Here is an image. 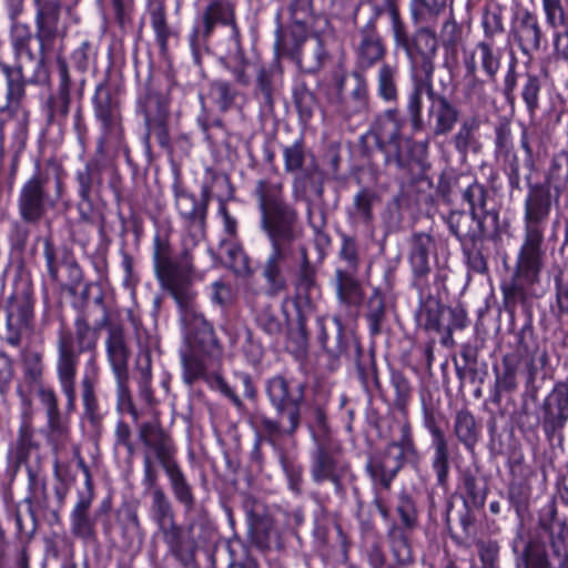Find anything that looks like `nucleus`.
Instances as JSON below:
<instances>
[{"mask_svg":"<svg viewBox=\"0 0 568 568\" xmlns=\"http://www.w3.org/2000/svg\"><path fill=\"white\" fill-rule=\"evenodd\" d=\"M94 303L102 308V317L91 326L85 315H79L74 320V334L68 329H60L57 337V377L63 395L65 396V413L75 410V378L80 355L91 353L87 362L85 372L80 382L83 415L94 428L102 422L95 388L99 383V367L95 352L99 342V332L106 328L110 322L108 308L103 304L102 296L94 298Z\"/></svg>","mask_w":568,"mask_h":568,"instance_id":"1","label":"nucleus"},{"mask_svg":"<svg viewBox=\"0 0 568 568\" xmlns=\"http://www.w3.org/2000/svg\"><path fill=\"white\" fill-rule=\"evenodd\" d=\"M254 195L261 213V229L271 245V252L261 266V275L266 283V293L276 296L287 286L285 268L294 255V243L302 235L300 215L285 201L282 182L258 180Z\"/></svg>","mask_w":568,"mask_h":568,"instance_id":"2","label":"nucleus"},{"mask_svg":"<svg viewBox=\"0 0 568 568\" xmlns=\"http://www.w3.org/2000/svg\"><path fill=\"white\" fill-rule=\"evenodd\" d=\"M551 212V191L545 183L528 184L524 200V236L518 250L511 280L501 286L508 308L537 296L545 267V232Z\"/></svg>","mask_w":568,"mask_h":568,"instance_id":"3","label":"nucleus"},{"mask_svg":"<svg viewBox=\"0 0 568 568\" xmlns=\"http://www.w3.org/2000/svg\"><path fill=\"white\" fill-rule=\"evenodd\" d=\"M58 29L60 27L58 26ZM50 44L43 45L39 38V53L33 52L31 44L33 36L24 23L14 22L11 28L10 42L16 57V64L8 65L0 62V112L13 111L18 108L24 95L27 81H42L47 74L44 71V53L49 51L55 39ZM38 37V32L36 33Z\"/></svg>","mask_w":568,"mask_h":568,"instance_id":"4","label":"nucleus"},{"mask_svg":"<svg viewBox=\"0 0 568 568\" xmlns=\"http://www.w3.org/2000/svg\"><path fill=\"white\" fill-rule=\"evenodd\" d=\"M265 392L280 419L263 416L260 428L267 440L275 445L285 435H293L301 423V407L304 400V385H293L281 375L266 382Z\"/></svg>","mask_w":568,"mask_h":568,"instance_id":"5","label":"nucleus"},{"mask_svg":"<svg viewBox=\"0 0 568 568\" xmlns=\"http://www.w3.org/2000/svg\"><path fill=\"white\" fill-rule=\"evenodd\" d=\"M153 262L162 287L170 293L179 306L190 305L195 297V292L192 290L194 264L191 251L184 250L173 258L169 240L155 236Z\"/></svg>","mask_w":568,"mask_h":568,"instance_id":"6","label":"nucleus"},{"mask_svg":"<svg viewBox=\"0 0 568 568\" xmlns=\"http://www.w3.org/2000/svg\"><path fill=\"white\" fill-rule=\"evenodd\" d=\"M428 99L427 118L434 136H446L453 132L460 118V110L453 101L435 90L433 80L412 84L407 98V112L413 130L424 128L422 97Z\"/></svg>","mask_w":568,"mask_h":568,"instance_id":"7","label":"nucleus"},{"mask_svg":"<svg viewBox=\"0 0 568 568\" xmlns=\"http://www.w3.org/2000/svg\"><path fill=\"white\" fill-rule=\"evenodd\" d=\"M63 176L59 169L48 164L39 169L21 187L18 210L23 222L38 224L55 207L63 194Z\"/></svg>","mask_w":568,"mask_h":568,"instance_id":"8","label":"nucleus"},{"mask_svg":"<svg viewBox=\"0 0 568 568\" xmlns=\"http://www.w3.org/2000/svg\"><path fill=\"white\" fill-rule=\"evenodd\" d=\"M405 462L412 464L419 462V453L407 420L399 426V437L387 444L383 452L372 456L366 464V470L375 489L388 490Z\"/></svg>","mask_w":568,"mask_h":568,"instance_id":"9","label":"nucleus"},{"mask_svg":"<svg viewBox=\"0 0 568 568\" xmlns=\"http://www.w3.org/2000/svg\"><path fill=\"white\" fill-rule=\"evenodd\" d=\"M144 487L149 489L151 497L150 518L162 534L170 552L184 566L189 565L192 561L193 551L183 538L182 527L176 524L172 501L158 481Z\"/></svg>","mask_w":568,"mask_h":568,"instance_id":"10","label":"nucleus"},{"mask_svg":"<svg viewBox=\"0 0 568 568\" xmlns=\"http://www.w3.org/2000/svg\"><path fill=\"white\" fill-rule=\"evenodd\" d=\"M139 438L143 444V485L159 481L158 463L164 471L179 465L176 447L172 437L156 422L143 423L139 427Z\"/></svg>","mask_w":568,"mask_h":568,"instance_id":"11","label":"nucleus"},{"mask_svg":"<svg viewBox=\"0 0 568 568\" xmlns=\"http://www.w3.org/2000/svg\"><path fill=\"white\" fill-rule=\"evenodd\" d=\"M310 475L317 485L329 481L337 495H344L346 485L355 478L341 450L324 443L317 444L311 453Z\"/></svg>","mask_w":568,"mask_h":568,"instance_id":"12","label":"nucleus"},{"mask_svg":"<svg viewBox=\"0 0 568 568\" xmlns=\"http://www.w3.org/2000/svg\"><path fill=\"white\" fill-rule=\"evenodd\" d=\"M436 22L417 23L419 27L410 37L404 51L410 62L412 84L433 80L438 37L434 30Z\"/></svg>","mask_w":568,"mask_h":568,"instance_id":"13","label":"nucleus"},{"mask_svg":"<svg viewBox=\"0 0 568 568\" xmlns=\"http://www.w3.org/2000/svg\"><path fill=\"white\" fill-rule=\"evenodd\" d=\"M355 85L347 97L343 95L345 78L337 80L326 92L331 111L344 120L364 116L369 110L368 84L363 75L354 73Z\"/></svg>","mask_w":568,"mask_h":568,"instance_id":"14","label":"nucleus"},{"mask_svg":"<svg viewBox=\"0 0 568 568\" xmlns=\"http://www.w3.org/2000/svg\"><path fill=\"white\" fill-rule=\"evenodd\" d=\"M183 311L185 338L183 348L199 352L210 358H217L222 347L215 336L213 326L202 314L196 313L193 301L187 306H179Z\"/></svg>","mask_w":568,"mask_h":568,"instance_id":"15","label":"nucleus"},{"mask_svg":"<svg viewBox=\"0 0 568 568\" xmlns=\"http://www.w3.org/2000/svg\"><path fill=\"white\" fill-rule=\"evenodd\" d=\"M295 48H288L282 30H276L274 49L277 55H292L307 72L317 71L327 57L322 40L317 37L306 39L304 33H295Z\"/></svg>","mask_w":568,"mask_h":568,"instance_id":"16","label":"nucleus"},{"mask_svg":"<svg viewBox=\"0 0 568 568\" xmlns=\"http://www.w3.org/2000/svg\"><path fill=\"white\" fill-rule=\"evenodd\" d=\"M95 118L101 122L104 139L121 142L123 139L122 115L120 101L114 92L105 84L97 85L93 97Z\"/></svg>","mask_w":568,"mask_h":568,"instance_id":"17","label":"nucleus"},{"mask_svg":"<svg viewBox=\"0 0 568 568\" xmlns=\"http://www.w3.org/2000/svg\"><path fill=\"white\" fill-rule=\"evenodd\" d=\"M402 128L403 120L397 109L386 110L377 116L373 125L377 146L385 153L386 161L394 162L398 168L404 166L399 150Z\"/></svg>","mask_w":568,"mask_h":568,"instance_id":"18","label":"nucleus"},{"mask_svg":"<svg viewBox=\"0 0 568 568\" xmlns=\"http://www.w3.org/2000/svg\"><path fill=\"white\" fill-rule=\"evenodd\" d=\"M243 507L248 520L252 542L260 549L282 548L283 541L264 506L254 498H245Z\"/></svg>","mask_w":568,"mask_h":568,"instance_id":"19","label":"nucleus"},{"mask_svg":"<svg viewBox=\"0 0 568 568\" xmlns=\"http://www.w3.org/2000/svg\"><path fill=\"white\" fill-rule=\"evenodd\" d=\"M352 47L356 63L363 70L375 65L384 59L386 47L377 32L374 19H371L365 26L357 30L352 38Z\"/></svg>","mask_w":568,"mask_h":568,"instance_id":"20","label":"nucleus"},{"mask_svg":"<svg viewBox=\"0 0 568 568\" xmlns=\"http://www.w3.org/2000/svg\"><path fill=\"white\" fill-rule=\"evenodd\" d=\"M544 33L538 17L529 10H523L516 14L508 33L509 41H513L521 53L531 58L540 50Z\"/></svg>","mask_w":568,"mask_h":568,"instance_id":"21","label":"nucleus"},{"mask_svg":"<svg viewBox=\"0 0 568 568\" xmlns=\"http://www.w3.org/2000/svg\"><path fill=\"white\" fill-rule=\"evenodd\" d=\"M33 301L27 295L10 298L7 306L6 341L11 346H19L22 336L32 329Z\"/></svg>","mask_w":568,"mask_h":568,"instance_id":"22","label":"nucleus"},{"mask_svg":"<svg viewBox=\"0 0 568 568\" xmlns=\"http://www.w3.org/2000/svg\"><path fill=\"white\" fill-rule=\"evenodd\" d=\"M539 527L547 534L552 557L558 568H568V525L557 518V508L549 505L546 514L539 518Z\"/></svg>","mask_w":568,"mask_h":568,"instance_id":"23","label":"nucleus"},{"mask_svg":"<svg viewBox=\"0 0 568 568\" xmlns=\"http://www.w3.org/2000/svg\"><path fill=\"white\" fill-rule=\"evenodd\" d=\"M517 355L519 361L523 358L525 362L527 387L534 386L538 373L549 365V354L546 346H541L535 341L531 329L524 328L519 334Z\"/></svg>","mask_w":568,"mask_h":568,"instance_id":"24","label":"nucleus"},{"mask_svg":"<svg viewBox=\"0 0 568 568\" xmlns=\"http://www.w3.org/2000/svg\"><path fill=\"white\" fill-rule=\"evenodd\" d=\"M436 253L435 240L427 233H414L409 239L408 261L412 267L414 284L423 286L430 273V255Z\"/></svg>","mask_w":568,"mask_h":568,"instance_id":"25","label":"nucleus"},{"mask_svg":"<svg viewBox=\"0 0 568 568\" xmlns=\"http://www.w3.org/2000/svg\"><path fill=\"white\" fill-rule=\"evenodd\" d=\"M568 420V384L557 383L544 403L542 427L546 434L561 429Z\"/></svg>","mask_w":568,"mask_h":568,"instance_id":"26","label":"nucleus"},{"mask_svg":"<svg viewBox=\"0 0 568 568\" xmlns=\"http://www.w3.org/2000/svg\"><path fill=\"white\" fill-rule=\"evenodd\" d=\"M486 217L479 213L467 214L463 211H453L447 223L450 232L460 241L476 243L486 234Z\"/></svg>","mask_w":568,"mask_h":568,"instance_id":"27","label":"nucleus"},{"mask_svg":"<svg viewBox=\"0 0 568 568\" xmlns=\"http://www.w3.org/2000/svg\"><path fill=\"white\" fill-rule=\"evenodd\" d=\"M36 6V27L42 47L48 45L59 36L61 0H33Z\"/></svg>","mask_w":568,"mask_h":568,"instance_id":"28","label":"nucleus"},{"mask_svg":"<svg viewBox=\"0 0 568 568\" xmlns=\"http://www.w3.org/2000/svg\"><path fill=\"white\" fill-rule=\"evenodd\" d=\"M106 328L105 351L112 372L113 374L129 373L131 352L126 343L124 329L121 325L110 323Z\"/></svg>","mask_w":568,"mask_h":568,"instance_id":"29","label":"nucleus"},{"mask_svg":"<svg viewBox=\"0 0 568 568\" xmlns=\"http://www.w3.org/2000/svg\"><path fill=\"white\" fill-rule=\"evenodd\" d=\"M426 426L433 438L434 455L432 467L436 474L437 484L446 487L449 475V449L444 432L430 418Z\"/></svg>","mask_w":568,"mask_h":568,"instance_id":"30","label":"nucleus"},{"mask_svg":"<svg viewBox=\"0 0 568 568\" xmlns=\"http://www.w3.org/2000/svg\"><path fill=\"white\" fill-rule=\"evenodd\" d=\"M93 493L80 494L71 515V531L75 537L91 540L95 537V519L90 515Z\"/></svg>","mask_w":568,"mask_h":568,"instance_id":"31","label":"nucleus"},{"mask_svg":"<svg viewBox=\"0 0 568 568\" xmlns=\"http://www.w3.org/2000/svg\"><path fill=\"white\" fill-rule=\"evenodd\" d=\"M175 205L180 215L190 224L202 225L206 216L209 191L203 189L202 199L197 201L179 184L174 185Z\"/></svg>","mask_w":568,"mask_h":568,"instance_id":"32","label":"nucleus"},{"mask_svg":"<svg viewBox=\"0 0 568 568\" xmlns=\"http://www.w3.org/2000/svg\"><path fill=\"white\" fill-rule=\"evenodd\" d=\"M202 22L203 29H195L194 38L199 34H202L204 38L210 37L216 23L231 26V33H233V27L236 26L233 4L229 1H213L206 7Z\"/></svg>","mask_w":568,"mask_h":568,"instance_id":"33","label":"nucleus"},{"mask_svg":"<svg viewBox=\"0 0 568 568\" xmlns=\"http://www.w3.org/2000/svg\"><path fill=\"white\" fill-rule=\"evenodd\" d=\"M459 489L467 508H480L486 499V485L481 481L477 471L466 468L459 475Z\"/></svg>","mask_w":568,"mask_h":568,"instance_id":"34","label":"nucleus"},{"mask_svg":"<svg viewBox=\"0 0 568 568\" xmlns=\"http://www.w3.org/2000/svg\"><path fill=\"white\" fill-rule=\"evenodd\" d=\"M495 372V397L499 400L501 394H511L517 389L519 356L517 354H506L501 361V369Z\"/></svg>","mask_w":568,"mask_h":568,"instance_id":"35","label":"nucleus"},{"mask_svg":"<svg viewBox=\"0 0 568 568\" xmlns=\"http://www.w3.org/2000/svg\"><path fill=\"white\" fill-rule=\"evenodd\" d=\"M175 500L182 505L184 511L191 513L195 507V495L180 465L165 471Z\"/></svg>","mask_w":568,"mask_h":568,"instance_id":"36","label":"nucleus"},{"mask_svg":"<svg viewBox=\"0 0 568 568\" xmlns=\"http://www.w3.org/2000/svg\"><path fill=\"white\" fill-rule=\"evenodd\" d=\"M102 163L98 159H92L75 172L80 199H88V195H92V193L100 190L102 185Z\"/></svg>","mask_w":568,"mask_h":568,"instance_id":"37","label":"nucleus"},{"mask_svg":"<svg viewBox=\"0 0 568 568\" xmlns=\"http://www.w3.org/2000/svg\"><path fill=\"white\" fill-rule=\"evenodd\" d=\"M150 22L155 33L156 42L162 54L168 51V40L172 36V30L166 21V13L163 0H146Z\"/></svg>","mask_w":568,"mask_h":568,"instance_id":"38","label":"nucleus"},{"mask_svg":"<svg viewBox=\"0 0 568 568\" xmlns=\"http://www.w3.org/2000/svg\"><path fill=\"white\" fill-rule=\"evenodd\" d=\"M356 271L336 270V291L338 300L346 305H359L363 293L359 282L355 278Z\"/></svg>","mask_w":568,"mask_h":568,"instance_id":"39","label":"nucleus"},{"mask_svg":"<svg viewBox=\"0 0 568 568\" xmlns=\"http://www.w3.org/2000/svg\"><path fill=\"white\" fill-rule=\"evenodd\" d=\"M378 201L375 191L363 187L353 197L352 207L348 210V216L354 223L368 225L373 221V206Z\"/></svg>","mask_w":568,"mask_h":568,"instance_id":"40","label":"nucleus"},{"mask_svg":"<svg viewBox=\"0 0 568 568\" xmlns=\"http://www.w3.org/2000/svg\"><path fill=\"white\" fill-rule=\"evenodd\" d=\"M180 355L183 369L182 378L186 385L191 386L206 375L205 358H209L206 355L187 348H182Z\"/></svg>","mask_w":568,"mask_h":568,"instance_id":"41","label":"nucleus"},{"mask_svg":"<svg viewBox=\"0 0 568 568\" xmlns=\"http://www.w3.org/2000/svg\"><path fill=\"white\" fill-rule=\"evenodd\" d=\"M230 41L233 43L234 51L230 52L226 58V67L232 71L235 80L243 85H247L250 77L246 74L248 61L244 57L241 47V36L237 26L233 27V33L230 36Z\"/></svg>","mask_w":568,"mask_h":568,"instance_id":"42","label":"nucleus"},{"mask_svg":"<svg viewBox=\"0 0 568 568\" xmlns=\"http://www.w3.org/2000/svg\"><path fill=\"white\" fill-rule=\"evenodd\" d=\"M351 348L355 355V364L357 368L358 378L366 389L371 387H378L379 381L377 369L373 355L363 354L362 347L358 342L354 341Z\"/></svg>","mask_w":568,"mask_h":568,"instance_id":"43","label":"nucleus"},{"mask_svg":"<svg viewBox=\"0 0 568 568\" xmlns=\"http://www.w3.org/2000/svg\"><path fill=\"white\" fill-rule=\"evenodd\" d=\"M454 433L467 449L474 448L479 437V426L470 412L466 409L457 412L454 422Z\"/></svg>","mask_w":568,"mask_h":568,"instance_id":"44","label":"nucleus"},{"mask_svg":"<svg viewBox=\"0 0 568 568\" xmlns=\"http://www.w3.org/2000/svg\"><path fill=\"white\" fill-rule=\"evenodd\" d=\"M398 68L396 64L383 63L377 71V93L385 102L398 100V88L396 78Z\"/></svg>","mask_w":568,"mask_h":568,"instance_id":"45","label":"nucleus"},{"mask_svg":"<svg viewBox=\"0 0 568 568\" xmlns=\"http://www.w3.org/2000/svg\"><path fill=\"white\" fill-rule=\"evenodd\" d=\"M406 531L400 526L394 524L387 534L393 556L399 565H408L414 560Z\"/></svg>","mask_w":568,"mask_h":568,"instance_id":"46","label":"nucleus"},{"mask_svg":"<svg viewBox=\"0 0 568 568\" xmlns=\"http://www.w3.org/2000/svg\"><path fill=\"white\" fill-rule=\"evenodd\" d=\"M447 0H413L410 11L414 23L436 22Z\"/></svg>","mask_w":568,"mask_h":568,"instance_id":"47","label":"nucleus"},{"mask_svg":"<svg viewBox=\"0 0 568 568\" xmlns=\"http://www.w3.org/2000/svg\"><path fill=\"white\" fill-rule=\"evenodd\" d=\"M521 561L524 568H554L545 544L538 538L530 539L521 554Z\"/></svg>","mask_w":568,"mask_h":568,"instance_id":"48","label":"nucleus"},{"mask_svg":"<svg viewBox=\"0 0 568 568\" xmlns=\"http://www.w3.org/2000/svg\"><path fill=\"white\" fill-rule=\"evenodd\" d=\"M463 199L469 204L471 213H479L486 219L491 216L494 222L497 223L498 215L486 210L487 190L484 185L478 182L471 183L464 190Z\"/></svg>","mask_w":568,"mask_h":568,"instance_id":"49","label":"nucleus"},{"mask_svg":"<svg viewBox=\"0 0 568 568\" xmlns=\"http://www.w3.org/2000/svg\"><path fill=\"white\" fill-rule=\"evenodd\" d=\"M69 106L70 93L57 91L51 94L43 106L47 121L49 123H61L68 116Z\"/></svg>","mask_w":568,"mask_h":568,"instance_id":"50","label":"nucleus"},{"mask_svg":"<svg viewBox=\"0 0 568 568\" xmlns=\"http://www.w3.org/2000/svg\"><path fill=\"white\" fill-rule=\"evenodd\" d=\"M366 318L371 333L378 335L382 332V324L385 320V301L378 288H375L368 298Z\"/></svg>","mask_w":568,"mask_h":568,"instance_id":"51","label":"nucleus"},{"mask_svg":"<svg viewBox=\"0 0 568 568\" xmlns=\"http://www.w3.org/2000/svg\"><path fill=\"white\" fill-rule=\"evenodd\" d=\"M463 27L457 23L454 14L450 13L442 24L438 41L445 50L456 53L458 45L463 42Z\"/></svg>","mask_w":568,"mask_h":568,"instance_id":"52","label":"nucleus"},{"mask_svg":"<svg viewBox=\"0 0 568 568\" xmlns=\"http://www.w3.org/2000/svg\"><path fill=\"white\" fill-rule=\"evenodd\" d=\"M546 24L552 30L568 27V11L562 0H541Z\"/></svg>","mask_w":568,"mask_h":568,"instance_id":"53","label":"nucleus"},{"mask_svg":"<svg viewBox=\"0 0 568 568\" xmlns=\"http://www.w3.org/2000/svg\"><path fill=\"white\" fill-rule=\"evenodd\" d=\"M220 254H225L223 263L231 267L237 274L248 273V260L243 248L233 242H222Z\"/></svg>","mask_w":568,"mask_h":568,"instance_id":"54","label":"nucleus"},{"mask_svg":"<svg viewBox=\"0 0 568 568\" xmlns=\"http://www.w3.org/2000/svg\"><path fill=\"white\" fill-rule=\"evenodd\" d=\"M22 371L26 382L42 385L44 373L43 357L39 352H27L22 357Z\"/></svg>","mask_w":568,"mask_h":568,"instance_id":"55","label":"nucleus"},{"mask_svg":"<svg viewBox=\"0 0 568 568\" xmlns=\"http://www.w3.org/2000/svg\"><path fill=\"white\" fill-rule=\"evenodd\" d=\"M476 50L479 53L483 70L491 80H495L500 68V55L494 51V42L480 41L477 43Z\"/></svg>","mask_w":568,"mask_h":568,"instance_id":"56","label":"nucleus"},{"mask_svg":"<svg viewBox=\"0 0 568 568\" xmlns=\"http://www.w3.org/2000/svg\"><path fill=\"white\" fill-rule=\"evenodd\" d=\"M396 511L400 518L404 530H413L418 524V514L414 499L406 493L398 497Z\"/></svg>","mask_w":568,"mask_h":568,"instance_id":"57","label":"nucleus"},{"mask_svg":"<svg viewBox=\"0 0 568 568\" xmlns=\"http://www.w3.org/2000/svg\"><path fill=\"white\" fill-rule=\"evenodd\" d=\"M548 182L554 184L555 189L559 190L568 183V152L561 151L552 159L549 172Z\"/></svg>","mask_w":568,"mask_h":568,"instance_id":"58","label":"nucleus"},{"mask_svg":"<svg viewBox=\"0 0 568 568\" xmlns=\"http://www.w3.org/2000/svg\"><path fill=\"white\" fill-rule=\"evenodd\" d=\"M33 435L34 432L30 422L23 419L19 427L16 442V458L18 462H26L31 450L36 447Z\"/></svg>","mask_w":568,"mask_h":568,"instance_id":"59","label":"nucleus"},{"mask_svg":"<svg viewBox=\"0 0 568 568\" xmlns=\"http://www.w3.org/2000/svg\"><path fill=\"white\" fill-rule=\"evenodd\" d=\"M288 12L292 21L296 24V30L292 33H305L304 24L313 13L312 0H290Z\"/></svg>","mask_w":568,"mask_h":568,"instance_id":"60","label":"nucleus"},{"mask_svg":"<svg viewBox=\"0 0 568 568\" xmlns=\"http://www.w3.org/2000/svg\"><path fill=\"white\" fill-rule=\"evenodd\" d=\"M390 384L395 390L394 404L396 408L406 414V408L412 397V387L408 379L402 373L393 372Z\"/></svg>","mask_w":568,"mask_h":568,"instance_id":"61","label":"nucleus"},{"mask_svg":"<svg viewBox=\"0 0 568 568\" xmlns=\"http://www.w3.org/2000/svg\"><path fill=\"white\" fill-rule=\"evenodd\" d=\"M485 40L494 42L495 37L500 36L505 31L501 9L486 10L481 18Z\"/></svg>","mask_w":568,"mask_h":568,"instance_id":"62","label":"nucleus"},{"mask_svg":"<svg viewBox=\"0 0 568 568\" xmlns=\"http://www.w3.org/2000/svg\"><path fill=\"white\" fill-rule=\"evenodd\" d=\"M301 254V264L297 272L296 287L298 291L310 292L315 287V271L307 257L304 246L298 247Z\"/></svg>","mask_w":568,"mask_h":568,"instance_id":"63","label":"nucleus"},{"mask_svg":"<svg viewBox=\"0 0 568 568\" xmlns=\"http://www.w3.org/2000/svg\"><path fill=\"white\" fill-rule=\"evenodd\" d=\"M479 122L477 119H467L459 126L457 133L453 138L455 149L465 154L474 142V132L478 129Z\"/></svg>","mask_w":568,"mask_h":568,"instance_id":"64","label":"nucleus"}]
</instances>
